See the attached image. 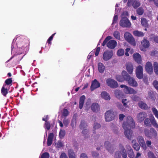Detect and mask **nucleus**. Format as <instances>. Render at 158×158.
I'll return each instance as SVG.
<instances>
[{
  "mask_svg": "<svg viewBox=\"0 0 158 158\" xmlns=\"http://www.w3.org/2000/svg\"><path fill=\"white\" fill-rule=\"evenodd\" d=\"M153 68L155 74L158 75V64L157 62H155L154 63Z\"/></svg>",
  "mask_w": 158,
  "mask_h": 158,
  "instance_id": "nucleus-38",
  "label": "nucleus"
},
{
  "mask_svg": "<svg viewBox=\"0 0 158 158\" xmlns=\"http://www.w3.org/2000/svg\"><path fill=\"white\" fill-rule=\"evenodd\" d=\"M124 53V50L123 49H119L117 52V54L119 56H121L123 55Z\"/></svg>",
  "mask_w": 158,
  "mask_h": 158,
  "instance_id": "nucleus-46",
  "label": "nucleus"
},
{
  "mask_svg": "<svg viewBox=\"0 0 158 158\" xmlns=\"http://www.w3.org/2000/svg\"><path fill=\"white\" fill-rule=\"evenodd\" d=\"M151 39H152L156 43L158 44V36L155 35L152 37Z\"/></svg>",
  "mask_w": 158,
  "mask_h": 158,
  "instance_id": "nucleus-58",
  "label": "nucleus"
},
{
  "mask_svg": "<svg viewBox=\"0 0 158 158\" xmlns=\"http://www.w3.org/2000/svg\"><path fill=\"white\" fill-rule=\"evenodd\" d=\"M65 135V131L64 130H60L59 133V137L60 139H63Z\"/></svg>",
  "mask_w": 158,
  "mask_h": 158,
  "instance_id": "nucleus-39",
  "label": "nucleus"
},
{
  "mask_svg": "<svg viewBox=\"0 0 158 158\" xmlns=\"http://www.w3.org/2000/svg\"><path fill=\"white\" fill-rule=\"evenodd\" d=\"M141 43L142 45L140 46V49L141 51H145L146 49L149 46V41L145 37L143 38V40L141 41Z\"/></svg>",
  "mask_w": 158,
  "mask_h": 158,
  "instance_id": "nucleus-13",
  "label": "nucleus"
},
{
  "mask_svg": "<svg viewBox=\"0 0 158 158\" xmlns=\"http://www.w3.org/2000/svg\"><path fill=\"white\" fill-rule=\"evenodd\" d=\"M114 94L115 97L118 99L122 98L124 96L123 93L119 90H116L114 91Z\"/></svg>",
  "mask_w": 158,
  "mask_h": 158,
  "instance_id": "nucleus-26",
  "label": "nucleus"
},
{
  "mask_svg": "<svg viewBox=\"0 0 158 158\" xmlns=\"http://www.w3.org/2000/svg\"><path fill=\"white\" fill-rule=\"evenodd\" d=\"M118 17L117 15H114L113 20V24H114L117 22L118 20Z\"/></svg>",
  "mask_w": 158,
  "mask_h": 158,
  "instance_id": "nucleus-55",
  "label": "nucleus"
},
{
  "mask_svg": "<svg viewBox=\"0 0 158 158\" xmlns=\"http://www.w3.org/2000/svg\"><path fill=\"white\" fill-rule=\"evenodd\" d=\"M80 158H88L86 155L85 153H82L80 156Z\"/></svg>",
  "mask_w": 158,
  "mask_h": 158,
  "instance_id": "nucleus-64",
  "label": "nucleus"
},
{
  "mask_svg": "<svg viewBox=\"0 0 158 158\" xmlns=\"http://www.w3.org/2000/svg\"><path fill=\"white\" fill-rule=\"evenodd\" d=\"M62 114L64 117L67 116L69 114V112L68 110L66 109H64Z\"/></svg>",
  "mask_w": 158,
  "mask_h": 158,
  "instance_id": "nucleus-54",
  "label": "nucleus"
},
{
  "mask_svg": "<svg viewBox=\"0 0 158 158\" xmlns=\"http://www.w3.org/2000/svg\"><path fill=\"white\" fill-rule=\"evenodd\" d=\"M60 158H68L66 154L64 152H63L61 153Z\"/></svg>",
  "mask_w": 158,
  "mask_h": 158,
  "instance_id": "nucleus-63",
  "label": "nucleus"
},
{
  "mask_svg": "<svg viewBox=\"0 0 158 158\" xmlns=\"http://www.w3.org/2000/svg\"><path fill=\"white\" fill-rule=\"evenodd\" d=\"M12 78H10L6 79L5 81V83L3 85H5V86L7 87L8 85L10 86L12 85Z\"/></svg>",
  "mask_w": 158,
  "mask_h": 158,
  "instance_id": "nucleus-34",
  "label": "nucleus"
},
{
  "mask_svg": "<svg viewBox=\"0 0 158 158\" xmlns=\"http://www.w3.org/2000/svg\"><path fill=\"white\" fill-rule=\"evenodd\" d=\"M148 95L149 98L152 101H154L156 99L155 94L152 91L150 90L148 93Z\"/></svg>",
  "mask_w": 158,
  "mask_h": 158,
  "instance_id": "nucleus-32",
  "label": "nucleus"
},
{
  "mask_svg": "<svg viewBox=\"0 0 158 158\" xmlns=\"http://www.w3.org/2000/svg\"><path fill=\"white\" fill-rule=\"evenodd\" d=\"M105 116L106 121L110 122L114 119L115 115L114 111L112 110H110L106 112Z\"/></svg>",
  "mask_w": 158,
  "mask_h": 158,
  "instance_id": "nucleus-7",
  "label": "nucleus"
},
{
  "mask_svg": "<svg viewBox=\"0 0 158 158\" xmlns=\"http://www.w3.org/2000/svg\"><path fill=\"white\" fill-rule=\"evenodd\" d=\"M156 128H158V124L153 115L150 116V118H146L144 121V124L147 127L150 126L151 123Z\"/></svg>",
  "mask_w": 158,
  "mask_h": 158,
  "instance_id": "nucleus-4",
  "label": "nucleus"
},
{
  "mask_svg": "<svg viewBox=\"0 0 158 158\" xmlns=\"http://www.w3.org/2000/svg\"><path fill=\"white\" fill-rule=\"evenodd\" d=\"M128 148L129 149H130V151L131 152H132V155H129V157L130 158H133L134 157V153L133 152V150H132L131 148V147L129 146H128Z\"/></svg>",
  "mask_w": 158,
  "mask_h": 158,
  "instance_id": "nucleus-56",
  "label": "nucleus"
},
{
  "mask_svg": "<svg viewBox=\"0 0 158 158\" xmlns=\"http://www.w3.org/2000/svg\"><path fill=\"white\" fill-rule=\"evenodd\" d=\"M92 156L95 158H96L98 156L99 154L96 152H93L92 153Z\"/></svg>",
  "mask_w": 158,
  "mask_h": 158,
  "instance_id": "nucleus-60",
  "label": "nucleus"
},
{
  "mask_svg": "<svg viewBox=\"0 0 158 158\" xmlns=\"http://www.w3.org/2000/svg\"><path fill=\"white\" fill-rule=\"evenodd\" d=\"M54 136V134L53 133H50L48 134L47 140V144L48 146H50L52 144Z\"/></svg>",
  "mask_w": 158,
  "mask_h": 158,
  "instance_id": "nucleus-24",
  "label": "nucleus"
},
{
  "mask_svg": "<svg viewBox=\"0 0 158 158\" xmlns=\"http://www.w3.org/2000/svg\"><path fill=\"white\" fill-rule=\"evenodd\" d=\"M29 41L27 39H24L21 43V49L23 52L27 51L29 50Z\"/></svg>",
  "mask_w": 158,
  "mask_h": 158,
  "instance_id": "nucleus-12",
  "label": "nucleus"
},
{
  "mask_svg": "<svg viewBox=\"0 0 158 158\" xmlns=\"http://www.w3.org/2000/svg\"><path fill=\"white\" fill-rule=\"evenodd\" d=\"M128 73L126 71H123L122 73V75H117L116 78L119 82H122L127 79Z\"/></svg>",
  "mask_w": 158,
  "mask_h": 158,
  "instance_id": "nucleus-11",
  "label": "nucleus"
},
{
  "mask_svg": "<svg viewBox=\"0 0 158 158\" xmlns=\"http://www.w3.org/2000/svg\"><path fill=\"white\" fill-rule=\"evenodd\" d=\"M101 96L102 98L106 100H109L110 99L109 95L106 91L102 92L101 94Z\"/></svg>",
  "mask_w": 158,
  "mask_h": 158,
  "instance_id": "nucleus-27",
  "label": "nucleus"
},
{
  "mask_svg": "<svg viewBox=\"0 0 158 158\" xmlns=\"http://www.w3.org/2000/svg\"><path fill=\"white\" fill-rule=\"evenodd\" d=\"M101 127V125L100 124L98 123H95L94 124V126L93 128L94 130H93L94 131V133H95V131L94 130L96 129H98Z\"/></svg>",
  "mask_w": 158,
  "mask_h": 158,
  "instance_id": "nucleus-50",
  "label": "nucleus"
},
{
  "mask_svg": "<svg viewBox=\"0 0 158 158\" xmlns=\"http://www.w3.org/2000/svg\"><path fill=\"white\" fill-rule=\"evenodd\" d=\"M147 115L145 112H140L137 116L138 120L140 122L143 121L144 118L147 117Z\"/></svg>",
  "mask_w": 158,
  "mask_h": 158,
  "instance_id": "nucleus-22",
  "label": "nucleus"
},
{
  "mask_svg": "<svg viewBox=\"0 0 158 158\" xmlns=\"http://www.w3.org/2000/svg\"><path fill=\"white\" fill-rule=\"evenodd\" d=\"M49 154L47 152H45L42 154L40 158H49Z\"/></svg>",
  "mask_w": 158,
  "mask_h": 158,
  "instance_id": "nucleus-47",
  "label": "nucleus"
},
{
  "mask_svg": "<svg viewBox=\"0 0 158 158\" xmlns=\"http://www.w3.org/2000/svg\"><path fill=\"white\" fill-rule=\"evenodd\" d=\"M112 39V37L108 36H107L103 41L102 45L104 46L106 44V46L107 47L110 49H114L117 45L116 41L114 40H110Z\"/></svg>",
  "mask_w": 158,
  "mask_h": 158,
  "instance_id": "nucleus-2",
  "label": "nucleus"
},
{
  "mask_svg": "<svg viewBox=\"0 0 158 158\" xmlns=\"http://www.w3.org/2000/svg\"><path fill=\"white\" fill-rule=\"evenodd\" d=\"M45 124L46 128L48 130H49L51 127L50 123L49 122H46L45 123Z\"/></svg>",
  "mask_w": 158,
  "mask_h": 158,
  "instance_id": "nucleus-59",
  "label": "nucleus"
},
{
  "mask_svg": "<svg viewBox=\"0 0 158 158\" xmlns=\"http://www.w3.org/2000/svg\"><path fill=\"white\" fill-rule=\"evenodd\" d=\"M126 67L128 73L130 74L132 73L133 70V66L131 63H127L126 64Z\"/></svg>",
  "mask_w": 158,
  "mask_h": 158,
  "instance_id": "nucleus-23",
  "label": "nucleus"
},
{
  "mask_svg": "<svg viewBox=\"0 0 158 158\" xmlns=\"http://www.w3.org/2000/svg\"><path fill=\"white\" fill-rule=\"evenodd\" d=\"M127 99H123L122 100V102L123 103L124 106L125 108L128 107V106L127 103Z\"/></svg>",
  "mask_w": 158,
  "mask_h": 158,
  "instance_id": "nucleus-52",
  "label": "nucleus"
},
{
  "mask_svg": "<svg viewBox=\"0 0 158 158\" xmlns=\"http://www.w3.org/2000/svg\"><path fill=\"white\" fill-rule=\"evenodd\" d=\"M145 69L147 72L149 74H151L153 72L152 64L150 62H148L146 63Z\"/></svg>",
  "mask_w": 158,
  "mask_h": 158,
  "instance_id": "nucleus-19",
  "label": "nucleus"
},
{
  "mask_svg": "<svg viewBox=\"0 0 158 158\" xmlns=\"http://www.w3.org/2000/svg\"><path fill=\"white\" fill-rule=\"evenodd\" d=\"M91 109L95 112H98L100 110L99 106L98 103H93L91 106Z\"/></svg>",
  "mask_w": 158,
  "mask_h": 158,
  "instance_id": "nucleus-25",
  "label": "nucleus"
},
{
  "mask_svg": "<svg viewBox=\"0 0 158 158\" xmlns=\"http://www.w3.org/2000/svg\"><path fill=\"white\" fill-rule=\"evenodd\" d=\"M125 39L130 44L135 46L136 45L135 40L132 35L129 32H126L124 34Z\"/></svg>",
  "mask_w": 158,
  "mask_h": 158,
  "instance_id": "nucleus-6",
  "label": "nucleus"
},
{
  "mask_svg": "<svg viewBox=\"0 0 158 158\" xmlns=\"http://www.w3.org/2000/svg\"><path fill=\"white\" fill-rule=\"evenodd\" d=\"M123 127L125 130V136L131 140L133 136V131L130 129L134 128L135 127V122L131 116H128L127 117L126 121H124L123 123Z\"/></svg>",
  "mask_w": 158,
  "mask_h": 158,
  "instance_id": "nucleus-1",
  "label": "nucleus"
},
{
  "mask_svg": "<svg viewBox=\"0 0 158 158\" xmlns=\"http://www.w3.org/2000/svg\"><path fill=\"white\" fill-rule=\"evenodd\" d=\"M56 34V33H54L53 34H52V35L51 36H50L49 37V38H48V40L47 42L49 44H51V41L53 40V37H54V35H55Z\"/></svg>",
  "mask_w": 158,
  "mask_h": 158,
  "instance_id": "nucleus-53",
  "label": "nucleus"
},
{
  "mask_svg": "<svg viewBox=\"0 0 158 158\" xmlns=\"http://www.w3.org/2000/svg\"><path fill=\"white\" fill-rule=\"evenodd\" d=\"M127 79L126 81H127L129 85L133 87H136L138 86V83L137 81L133 77H131L128 74Z\"/></svg>",
  "mask_w": 158,
  "mask_h": 158,
  "instance_id": "nucleus-16",
  "label": "nucleus"
},
{
  "mask_svg": "<svg viewBox=\"0 0 158 158\" xmlns=\"http://www.w3.org/2000/svg\"><path fill=\"white\" fill-rule=\"evenodd\" d=\"M135 73L137 77L139 79H141L143 78V68L141 66L139 65L137 67Z\"/></svg>",
  "mask_w": 158,
  "mask_h": 158,
  "instance_id": "nucleus-15",
  "label": "nucleus"
},
{
  "mask_svg": "<svg viewBox=\"0 0 158 158\" xmlns=\"http://www.w3.org/2000/svg\"><path fill=\"white\" fill-rule=\"evenodd\" d=\"M100 84L96 79H95L92 82L90 87L91 90L93 91L95 89L100 87Z\"/></svg>",
  "mask_w": 158,
  "mask_h": 158,
  "instance_id": "nucleus-18",
  "label": "nucleus"
},
{
  "mask_svg": "<svg viewBox=\"0 0 158 158\" xmlns=\"http://www.w3.org/2000/svg\"><path fill=\"white\" fill-rule=\"evenodd\" d=\"M87 126L84 120H82L80 125V128L82 129L85 128Z\"/></svg>",
  "mask_w": 158,
  "mask_h": 158,
  "instance_id": "nucleus-42",
  "label": "nucleus"
},
{
  "mask_svg": "<svg viewBox=\"0 0 158 158\" xmlns=\"http://www.w3.org/2000/svg\"><path fill=\"white\" fill-rule=\"evenodd\" d=\"M137 14L139 15H143L144 12V10L142 7H140L138 8L136 10Z\"/></svg>",
  "mask_w": 158,
  "mask_h": 158,
  "instance_id": "nucleus-35",
  "label": "nucleus"
},
{
  "mask_svg": "<svg viewBox=\"0 0 158 158\" xmlns=\"http://www.w3.org/2000/svg\"><path fill=\"white\" fill-rule=\"evenodd\" d=\"M131 98L134 101H138L139 100V98L136 95H133L132 96Z\"/></svg>",
  "mask_w": 158,
  "mask_h": 158,
  "instance_id": "nucleus-57",
  "label": "nucleus"
},
{
  "mask_svg": "<svg viewBox=\"0 0 158 158\" xmlns=\"http://www.w3.org/2000/svg\"><path fill=\"white\" fill-rule=\"evenodd\" d=\"M138 105L139 107L143 109L147 110L148 108L147 105L142 101L138 103Z\"/></svg>",
  "mask_w": 158,
  "mask_h": 158,
  "instance_id": "nucleus-31",
  "label": "nucleus"
},
{
  "mask_svg": "<svg viewBox=\"0 0 158 158\" xmlns=\"http://www.w3.org/2000/svg\"><path fill=\"white\" fill-rule=\"evenodd\" d=\"M141 23L142 25L145 27H148V21L145 19L143 18L141 19Z\"/></svg>",
  "mask_w": 158,
  "mask_h": 158,
  "instance_id": "nucleus-36",
  "label": "nucleus"
},
{
  "mask_svg": "<svg viewBox=\"0 0 158 158\" xmlns=\"http://www.w3.org/2000/svg\"><path fill=\"white\" fill-rule=\"evenodd\" d=\"M144 133L145 136L149 139L152 138H156L157 132L153 128H151L149 130L147 129L144 130Z\"/></svg>",
  "mask_w": 158,
  "mask_h": 158,
  "instance_id": "nucleus-5",
  "label": "nucleus"
},
{
  "mask_svg": "<svg viewBox=\"0 0 158 158\" xmlns=\"http://www.w3.org/2000/svg\"><path fill=\"white\" fill-rule=\"evenodd\" d=\"M140 2L139 0H128L127 6L130 7L132 6L134 8L136 9L140 5Z\"/></svg>",
  "mask_w": 158,
  "mask_h": 158,
  "instance_id": "nucleus-9",
  "label": "nucleus"
},
{
  "mask_svg": "<svg viewBox=\"0 0 158 158\" xmlns=\"http://www.w3.org/2000/svg\"><path fill=\"white\" fill-rule=\"evenodd\" d=\"M85 99V97L84 95H82L80 97L79 104V107L80 109H81L83 107Z\"/></svg>",
  "mask_w": 158,
  "mask_h": 158,
  "instance_id": "nucleus-29",
  "label": "nucleus"
},
{
  "mask_svg": "<svg viewBox=\"0 0 158 158\" xmlns=\"http://www.w3.org/2000/svg\"><path fill=\"white\" fill-rule=\"evenodd\" d=\"M132 147L136 151H138L140 148V146L138 143L133 144Z\"/></svg>",
  "mask_w": 158,
  "mask_h": 158,
  "instance_id": "nucleus-48",
  "label": "nucleus"
},
{
  "mask_svg": "<svg viewBox=\"0 0 158 158\" xmlns=\"http://www.w3.org/2000/svg\"><path fill=\"white\" fill-rule=\"evenodd\" d=\"M68 154L69 158H75V154L72 150H69L68 151Z\"/></svg>",
  "mask_w": 158,
  "mask_h": 158,
  "instance_id": "nucleus-37",
  "label": "nucleus"
},
{
  "mask_svg": "<svg viewBox=\"0 0 158 158\" xmlns=\"http://www.w3.org/2000/svg\"><path fill=\"white\" fill-rule=\"evenodd\" d=\"M152 113L155 117L158 119V110L155 107H152Z\"/></svg>",
  "mask_w": 158,
  "mask_h": 158,
  "instance_id": "nucleus-41",
  "label": "nucleus"
},
{
  "mask_svg": "<svg viewBox=\"0 0 158 158\" xmlns=\"http://www.w3.org/2000/svg\"><path fill=\"white\" fill-rule=\"evenodd\" d=\"M62 143L60 141H58L57 143L55 144L56 148H60L63 146Z\"/></svg>",
  "mask_w": 158,
  "mask_h": 158,
  "instance_id": "nucleus-45",
  "label": "nucleus"
},
{
  "mask_svg": "<svg viewBox=\"0 0 158 158\" xmlns=\"http://www.w3.org/2000/svg\"><path fill=\"white\" fill-rule=\"evenodd\" d=\"M123 92L126 94H135L137 92L132 88L128 87L127 86L125 88L123 89Z\"/></svg>",
  "mask_w": 158,
  "mask_h": 158,
  "instance_id": "nucleus-20",
  "label": "nucleus"
},
{
  "mask_svg": "<svg viewBox=\"0 0 158 158\" xmlns=\"http://www.w3.org/2000/svg\"><path fill=\"white\" fill-rule=\"evenodd\" d=\"M119 149L120 151H117L116 152L115 154V158H127V153L126 150L124 146L121 143H120L118 146Z\"/></svg>",
  "mask_w": 158,
  "mask_h": 158,
  "instance_id": "nucleus-3",
  "label": "nucleus"
},
{
  "mask_svg": "<svg viewBox=\"0 0 158 158\" xmlns=\"http://www.w3.org/2000/svg\"><path fill=\"white\" fill-rule=\"evenodd\" d=\"M5 85H3L1 89V92L2 95L4 97H6V95L8 93L9 89H8L7 87L5 86Z\"/></svg>",
  "mask_w": 158,
  "mask_h": 158,
  "instance_id": "nucleus-30",
  "label": "nucleus"
},
{
  "mask_svg": "<svg viewBox=\"0 0 158 158\" xmlns=\"http://www.w3.org/2000/svg\"><path fill=\"white\" fill-rule=\"evenodd\" d=\"M100 50V47H97L96 48L95 52V55L96 56H98L99 52Z\"/></svg>",
  "mask_w": 158,
  "mask_h": 158,
  "instance_id": "nucleus-62",
  "label": "nucleus"
},
{
  "mask_svg": "<svg viewBox=\"0 0 158 158\" xmlns=\"http://www.w3.org/2000/svg\"><path fill=\"white\" fill-rule=\"evenodd\" d=\"M137 140L140 145L142 148L144 150H146L147 149V147L145 144L143 138L141 136H138Z\"/></svg>",
  "mask_w": 158,
  "mask_h": 158,
  "instance_id": "nucleus-17",
  "label": "nucleus"
},
{
  "mask_svg": "<svg viewBox=\"0 0 158 158\" xmlns=\"http://www.w3.org/2000/svg\"><path fill=\"white\" fill-rule=\"evenodd\" d=\"M117 106L118 108L121 111H125V108L121 104L118 103L117 104Z\"/></svg>",
  "mask_w": 158,
  "mask_h": 158,
  "instance_id": "nucleus-49",
  "label": "nucleus"
},
{
  "mask_svg": "<svg viewBox=\"0 0 158 158\" xmlns=\"http://www.w3.org/2000/svg\"><path fill=\"white\" fill-rule=\"evenodd\" d=\"M120 26L123 27H129L131 23L126 17H123L119 22Z\"/></svg>",
  "mask_w": 158,
  "mask_h": 158,
  "instance_id": "nucleus-8",
  "label": "nucleus"
},
{
  "mask_svg": "<svg viewBox=\"0 0 158 158\" xmlns=\"http://www.w3.org/2000/svg\"><path fill=\"white\" fill-rule=\"evenodd\" d=\"M148 158H156L154 153L150 151L148 152Z\"/></svg>",
  "mask_w": 158,
  "mask_h": 158,
  "instance_id": "nucleus-44",
  "label": "nucleus"
},
{
  "mask_svg": "<svg viewBox=\"0 0 158 158\" xmlns=\"http://www.w3.org/2000/svg\"><path fill=\"white\" fill-rule=\"evenodd\" d=\"M153 85L155 88L158 91V81L157 80L153 81Z\"/></svg>",
  "mask_w": 158,
  "mask_h": 158,
  "instance_id": "nucleus-51",
  "label": "nucleus"
},
{
  "mask_svg": "<svg viewBox=\"0 0 158 158\" xmlns=\"http://www.w3.org/2000/svg\"><path fill=\"white\" fill-rule=\"evenodd\" d=\"M105 146L106 149L108 151L111 150V144L108 142H106L105 143Z\"/></svg>",
  "mask_w": 158,
  "mask_h": 158,
  "instance_id": "nucleus-43",
  "label": "nucleus"
},
{
  "mask_svg": "<svg viewBox=\"0 0 158 158\" xmlns=\"http://www.w3.org/2000/svg\"><path fill=\"white\" fill-rule=\"evenodd\" d=\"M113 36L115 39L117 40L120 39V33L118 31H115L114 32Z\"/></svg>",
  "mask_w": 158,
  "mask_h": 158,
  "instance_id": "nucleus-40",
  "label": "nucleus"
},
{
  "mask_svg": "<svg viewBox=\"0 0 158 158\" xmlns=\"http://www.w3.org/2000/svg\"><path fill=\"white\" fill-rule=\"evenodd\" d=\"M125 117V115L123 114H120L119 115V119L120 121H123L124 118Z\"/></svg>",
  "mask_w": 158,
  "mask_h": 158,
  "instance_id": "nucleus-61",
  "label": "nucleus"
},
{
  "mask_svg": "<svg viewBox=\"0 0 158 158\" xmlns=\"http://www.w3.org/2000/svg\"><path fill=\"white\" fill-rule=\"evenodd\" d=\"M134 35L136 36L143 37L144 36V34L141 31L137 30L134 31L133 32Z\"/></svg>",
  "mask_w": 158,
  "mask_h": 158,
  "instance_id": "nucleus-33",
  "label": "nucleus"
},
{
  "mask_svg": "<svg viewBox=\"0 0 158 158\" xmlns=\"http://www.w3.org/2000/svg\"><path fill=\"white\" fill-rule=\"evenodd\" d=\"M98 70L101 73H103L105 71V67L103 64L102 63L99 62L98 64Z\"/></svg>",
  "mask_w": 158,
  "mask_h": 158,
  "instance_id": "nucleus-28",
  "label": "nucleus"
},
{
  "mask_svg": "<svg viewBox=\"0 0 158 158\" xmlns=\"http://www.w3.org/2000/svg\"><path fill=\"white\" fill-rule=\"evenodd\" d=\"M113 53L112 51L106 50L104 52L103 54L102 58L105 61H108L113 56Z\"/></svg>",
  "mask_w": 158,
  "mask_h": 158,
  "instance_id": "nucleus-10",
  "label": "nucleus"
},
{
  "mask_svg": "<svg viewBox=\"0 0 158 158\" xmlns=\"http://www.w3.org/2000/svg\"><path fill=\"white\" fill-rule=\"evenodd\" d=\"M133 57L135 61L138 64H140L142 62L141 57L138 53H134L133 55Z\"/></svg>",
  "mask_w": 158,
  "mask_h": 158,
  "instance_id": "nucleus-21",
  "label": "nucleus"
},
{
  "mask_svg": "<svg viewBox=\"0 0 158 158\" xmlns=\"http://www.w3.org/2000/svg\"><path fill=\"white\" fill-rule=\"evenodd\" d=\"M106 82L107 85L111 88H115L118 86V84L116 81L110 78L107 79Z\"/></svg>",
  "mask_w": 158,
  "mask_h": 158,
  "instance_id": "nucleus-14",
  "label": "nucleus"
}]
</instances>
